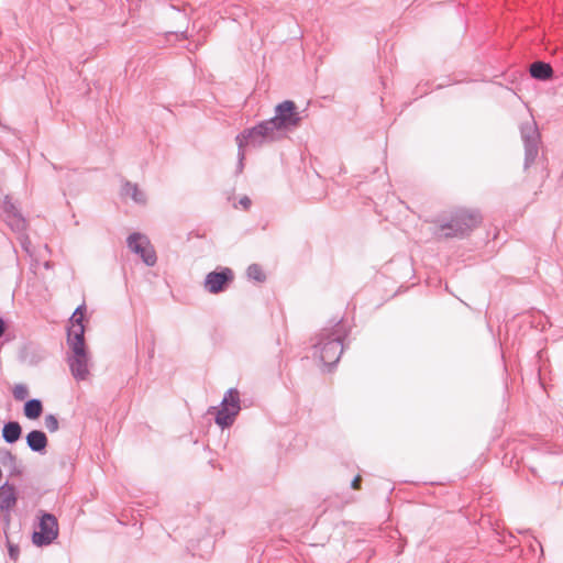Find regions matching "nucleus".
<instances>
[{
    "mask_svg": "<svg viewBox=\"0 0 563 563\" xmlns=\"http://www.w3.org/2000/svg\"><path fill=\"white\" fill-rule=\"evenodd\" d=\"M302 121L301 112L291 100L278 103L274 117L260 122L257 125L245 129L236 135L235 141H257L258 139L280 140L289 137Z\"/></svg>",
    "mask_w": 563,
    "mask_h": 563,
    "instance_id": "f257e3e1",
    "label": "nucleus"
},
{
    "mask_svg": "<svg viewBox=\"0 0 563 563\" xmlns=\"http://www.w3.org/2000/svg\"><path fill=\"white\" fill-rule=\"evenodd\" d=\"M330 327H324L316 335L313 356H318L323 365H335L344 350V339L349 335V329L343 320L331 321Z\"/></svg>",
    "mask_w": 563,
    "mask_h": 563,
    "instance_id": "f03ea898",
    "label": "nucleus"
},
{
    "mask_svg": "<svg viewBox=\"0 0 563 563\" xmlns=\"http://www.w3.org/2000/svg\"><path fill=\"white\" fill-rule=\"evenodd\" d=\"M479 222L481 214L478 211L459 210L449 221L435 225L432 233L439 239H463L468 235Z\"/></svg>",
    "mask_w": 563,
    "mask_h": 563,
    "instance_id": "7ed1b4c3",
    "label": "nucleus"
},
{
    "mask_svg": "<svg viewBox=\"0 0 563 563\" xmlns=\"http://www.w3.org/2000/svg\"><path fill=\"white\" fill-rule=\"evenodd\" d=\"M67 343L73 352V355L68 357L71 375L77 380H85L89 374L85 327L77 324L70 333H67Z\"/></svg>",
    "mask_w": 563,
    "mask_h": 563,
    "instance_id": "20e7f679",
    "label": "nucleus"
},
{
    "mask_svg": "<svg viewBox=\"0 0 563 563\" xmlns=\"http://www.w3.org/2000/svg\"><path fill=\"white\" fill-rule=\"evenodd\" d=\"M58 537L57 518L44 510L38 511V526L32 533V542L36 547H47Z\"/></svg>",
    "mask_w": 563,
    "mask_h": 563,
    "instance_id": "39448f33",
    "label": "nucleus"
},
{
    "mask_svg": "<svg viewBox=\"0 0 563 563\" xmlns=\"http://www.w3.org/2000/svg\"><path fill=\"white\" fill-rule=\"evenodd\" d=\"M240 410V393L236 388H230L223 396L214 421L221 429H227L234 423Z\"/></svg>",
    "mask_w": 563,
    "mask_h": 563,
    "instance_id": "423d86ee",
    "label": "nucleus"
},
{
    "mask_svg": "<svg viewBox=\"0 0 563 563\" xmlns=\"http://www.w3.org/2000/svg\"><path fill=\"white\" fill-rule=\"evenodd\" d=\"M234 280V273L230 267L218 266L208 273L203 280V288L207 292L218 295L224 292Z\"/></svg>",
    "mask_w": 563,
    "mask_h": 563,
    "instance_id": "0eeeda50",
    "label": "nucleus"
},
{
    "mask_svg": "<svg viewBox=\"0 0 563 563\" xmlns=\"http://www.w3.org/2000/svg\"><path fill=\"white\" fill-rule=\"evenodd\" d=\"M126 244L133 253L140 255L142 261L147 266L155 265L157 257L155 251L150 245L148 239L145 235L139 232H134L128 236Z\"/></svg>",
    "mask_w": 563,
    "mask_h": 563,
    "instance_id": "6e6552de",
    "label": "nucleus"
},
{
    "mask_svg": "<svg viewBox=\"0 0 563 563\" xmlns=\"http://www.w3.org/2000/svg\"><path fill=\"white\" fill-rule=\"evenodd\" d=\"M16 494L13 485L5 482L0 486V510L9 512L16 505Z\"/></svg>",
    "mask_w": 563,
    "mask_h": 563,
    "instance_id": "1a4fd4ad",
    "label": "nucleus"
},
{
    "mask_svg": "<svg viewBox=\"0 0 563 563\" xmlns=\"http://www.w3.org/2000/svg\"><path fill=\"white\" fill-rule=\"evenodd\" d=\"M539 143H525V169L532 165L544 167V156L539 154Z\"/></svg>",
    "mask_w": 563,
    "mask_h": 563,
    "instance_id": "9d476101",
    "label": "nucleus"
},
{
    "mask_svg": "<svg viewBox=\"0 0 563 563\" xmlns=\"http://www.w3.org/2000/svg\"><path fill=\"white\" fill-rule=\"evenodd\" d=\"M26 444L33 452L43 453L47 446V437L42 430H32L26 437Z\"/></svg>",
    "mask_w": 563,
    "mask_h": 563,
    "instance_id": "9b49d317",
    "label": "nucleus"
},
{
    "mask_svg": "<svg viewBox=\"0 0 563 563\" xmlns=\"http://www.w3.org/2000/svg\"><path fill=\"white\" fill-rule=\"evenodd\" d=\"M121 196L130 198L137 205H145L147 200L146 194L136 184L128 180L122 184Z\"/></svg>",
    "mask_w": 563,
    "mask_h": 563,
    "instance_id": "f8f14e48",
    "label": "nucleus"
},
{
    "mask_svg": "<svg viewBox=\"0 0 563 563\" xmlns=\"http://www.w3.org/2000/svg\"><path fill=\"white\" fill-rule=\"evenodd\" d=\"M530 75L532 78L537 80H549L553 76V68L549 63L544 62H534L530 65L529 68Z\"/></svg>",
    "mask_w": 563,
    "mask_h": 563,
    "instance_id": "ddd939ff",
    "label": "nucleus"
},
{
    "mask_svg": "<svg viewBox=\"0 0 563 563\" xmlns=\"http://www.w3.org/2000/svg\"><path fill=\"white\" fill-rule=\"evenodd\" d=\"M22 435V428L18 421H8L2 429V438L9 443H15Z\"/></svg>",
    "mask_w": 563,
    "mask_h": 563,
    "instance_id": "4468645a",
    "label": "nucleus"
},
{
    "mask_svg": "<svg viewBox=\"0 0 563 563\" xmlns=\"http://www.w3.org/2000/svg\"><path fill=\"white\" fill-rule=\"evenodd\" d=\"M23 412L27 419H37L43 412L42 401L36 398L26 400L23 407Z\"/></svg>",
    "mask_w": 563,
    "mask_h": 563,
    "instance_id": "2eb2a0df",
    "label": "nucleus"
},
{
    "mask_svg": "<svg viewBox=\"0 0 563 563\" xmlns=\"http://www.w3.org/2000/svg\"><path fill=\"white\" fill-rule=\"evenodd\" d=\"M5 221L8 225L19 235L24 233L26 229V220L22 217L21 212L13 216H7Z\"/></svg>",
    "mask_w": 563,
    "mask_h": 563,
    "instance_id": "dca6fc26",
    "label": "nucleus"
},
{
    "mask_svg": "<svg viewBox=\"0 0 563 563\" xmlns=\"http://www.w3.org/2000/svg\"><path fill=\"white\" fill-rule=\"evenodd\" d=\"M246 276L249 279L257 283H264L266 280V275L258 264H251L246 269Z\"/></svg>",
    "mask_w": 563,
    "mask_h": 563,
    "instance_id": "f3484780",
    "label": "nucleus"
},
{
    "mask_svg": "<svg viewBox=\"0 0 563 563\" xmlns=\"http://www.w3.org/2000/svg\"><path fill=\"white\" fill-rule=\"evenodd\" d=\"M0 212L7 218V216H13L20 213L18 207L12 202L11 198L9 196H5L0 203Z\"/></svg>",
    "mask_w": 563,
    "mask_h": 563,
    "instance_id": "a211bd4d",
    "label": "nucleus"
},
{
    "mask_svg": "<svg viewBox=\"0 0 563 563\" xmlns=\"http://www.w3.org/2000/svg\"><path fill=\"white\" fill-rule=\"evenodd\" d=\"M85 305H80L76 308L73 316L70 317V327L67 330V333H70L77 324L84 327L82 319H84V311H85Z\"/></svg>",
    "mask_w": 563,
    "mask_h": 563,
    "instance_id": "6ab92c4d",
    "label": "nucleus"
},
{
    "mask_svg": "<svg viewBox=\"0 0 563 563\" xmlns=\"http://www.w3.org/2000/svg\"><path fill=\"white\" fill-rule=\"evenodd\" d=\"M238 163L235 167V175H240L244 169V159L247 152V146L251 143H238Z\"/></svg>",
    "mask_w": 563,
    "mask_h": 563,
    "instance_id": "aec40b11",
    "label": "nucleus"
},
{
    "mask_svg": "<svg viewBox=\"0 0 563 563\" xmlns=\"http://www.w3.org/2000/svg\"><path fill=\"white\" fill-rule=\"evenodd\" d=\"M0 461L3 465L14 466L16 463V456L9 450L0 451Z\"/></svg>",
    "mask_w": 563,
    "mask_h": 563,
    "instance_id": "412c9836",
    "label": "nucleus"
},
{
    "mask_svg": "<svg viewBox=\"0 0 563 563\" xmlns=\"http://www.w3.org/2000/svg\"><path fill=\"white\" fill-rule=\"evenodd\" d=\"M29 396V389L24 384H16L13 388V397L16 400H24Z\"/></svg>",
    "mask_w": 563,
    "mask_h": 563,
    "instance_id": "4be33fe9",
    "label": "nucleus"
},
{
    "mask_svg": "<svg viewBox=\"0 0 563 563\" xmlns=\"http://www.w3.org/2000/svg\"><path fill=\"white\" fill-rule=\"evenodd\" d=\"M44 424H45V428L49 431V432H55L58 430V427H59V423H58V420L57 418L49 413L47 416H45V419H44Z\"/></svg>",
    "mask_w": 563,
    "mask_h": 563,
    "instance_id": "5701e85b",
    "label": "nucleus"
},
{
    "mask_svg": "<svg viewBox=\"0 0 563 563\" xmlns=\"http://www.w3.org/2000/svg\"><path fill=\"white\" fill-rule=\"evenodd\" d=\"M18 240H19V243H20L21 247L23 249V251H25L27 254L32 255V243H31L30 238L25 233H22V234L18 235Z\"/></svg>",
    "mask_w": 563,
    "mask_h": 563,
    "instance_id": "b1692460",
    "label": "nucleus"
},
{
    "mask_svg": "<svg viewBox=\"0 0 563 563\" xmlns=\"http://www.w3.org/2000/svg\"><path fill=\"white\" fill-rule=\"evenodd\" d=\"M8 550H9V556H10V559H12V560H16V559H18V556H19V552H20V551H19V547H18V545H14V544H9Z\"/></svg>",
    "mask_w": 563,
    "mask_h": 563,
    "instance_id": "393cba45",
    "label": "nucleus"
},
{
    "mask_svg": "<svg viewBox=\"0 0 563 563\" xmlns=\"http://www.w3.org/2000/svg\"><path fill=\"white\" fill-rule=\"evenodd\" d=\"M251 199L247 197V196H243L240 200H239V205L243 208V209H249L251 207Z\"/></svg>",
    "mask_w": 563,
    "mask_h": 563,
    "instance_id": "a878e982",
    "label": "nucleus"
},
{
    "mask_svg": "<svg viewBox=\"0 0 563 563\" xmlns=\"http://www.w3.org/2000/svg\"><path fill=\"white\" fill-rule=\"evenodd\" d=\"M362 478L360 475L355 476L351 482V487L354 489H360L361 487Z\"/></svg>",
    "mask_w": 563,
    "mask_h": 563,
    "instance_id": "bb28decb",
    "label": "nucleus"
},
{
    "mask_svg": "<svg viewBox=\"0 0 563 563\" xmlns=\"http://www.w3.org/2000/svg\"><path fill=\"white\" fill-rule=\"evenodd\" d=\"M7 330L5 321L2 317H0V338L4 334Z\"/></svg>",
    "mask_w": 563,
    "mask_h": 563,
    "instance_id": "cd10ccee",
    "label": "nucleus"
},
{
    "mask_svg": "<svg viewBox=\"0 0 563 563\" xmlns=\"http://www.w3.org/2000/svg\"><path fill=\"white\" fill-rule=\"evenodd\" d=\"M522 140L526 141V142H529V141H534V137L533 136H530L528 134H526V129H522Z\"/></svg>",
    "mask_w": 563,
    "mask_h": 563,
    "instance_id": "c85d7f7f",
    "label": "nucleus"
}]
</instances>
